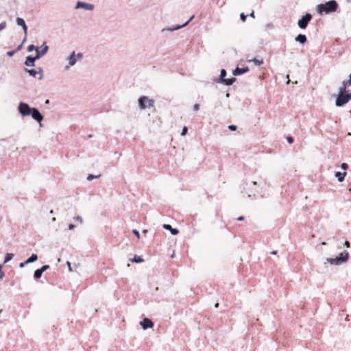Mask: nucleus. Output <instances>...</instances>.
Returning a JSON list of instances; mask_svg holds the SVG:
<instances>
[{"instance_id": "obj_23", "label": "nucleus", "mask_w": 351, "mask_h": 351, "mask_svg": "<svg viewBox=\"0 0 351 351\" xmlns=\"http://www.w3.org/2000/svg\"><path fill=\"white\" fill-rule=\"evenodd\" d=\"M13 254L8 253L5 257L4 263H6L8 261H10L13 258Z\"/></svg>"}, {"instance_id": "obj_28", "label": "nucleus", "mask_w": 351, "mask_h": 351, "mask_svg": "<svg viewBox=\"0 0 351 351\" xmlns=\"http://www.w3.org/2000/svg\"><path fill=\"white\" fill-rule=\"evenodd\" d=\"M228 129L232 130V131H235L237 130V126L234 125H230L228 126Z\"/></svg>"}, {"instance_id": "obj_27", "label": "nucleus", "mask_w": 351, "mask_h": 351, "mask_svg": "<svg viewBox=\"0 0 351 351\" xmlns=\"http://www.w3.org/2000/svg\"><path fill=\"white\" fill-rule=\"evenodd\" d=\"M187 131H188V128L184 126L183 128H182V131L181 132V135L182 136H184L186 133H187Z\"/></svg>"}, {"instance_id": "obj_11", "label": "nucleus", "mask_w": 351, "mask_h": 351, "mask_svg": "<svg viewBox=\"0 0 351 351\" xmlns=\"http://www.w3.org/2000/svg\"><path fill=\"white\" fill-rule=\"evenodd\" d=\"M141 325L144 330H146L154 326V323L149 318H145L141 322Z\"/></svg>"}, {"instance_id": "obj_9", "label": "nucleus", "mask_w": 351, "mask_h": 351, "mask_svg": "<svg viewBox=\"0 0 351 351\" xmlns=\"http://www.w3.org/2000/svg\"><path fill=\"white\" fill-rule=\"evenodd\" d=\"M31 110L32 108H30L29 106L25 103H21L19 104V110L23 116L29 115L31 113Z\"/></svg>"}, {"instance_id": "obj_26", "label": "nucleus", "mask_w": 351, "mask_h": 351, "mask_svg": "<svg viewBox=\"0 0 351 351\" xmlns=\"http://www.w3.org/2000/svg\"><path fill=\"white\" fill-rule=\"evenodd\" d=\"M6 27V23L5 21L0 23V31L4 29Z\"/></svg>"}, {"instance_id": "obj_36", "label": "nucleus", "mask_w": 351, "mask_h": 351, "mask_svg": "<svg viewBox=\"0 0 351 351\" xmlns=\"http://www.w3.org/2000/svg\"><path fill=\"white\" fill-rule=\"evenodd\" d=\"M344 245L347 247H350V243L349 241H346L345 243H344Z\"/></svg>"}, {"instance_id": "obj_38", "label": "nucleus", "mask_w": 351, "mask_h": 351, "mask_svg": "<svg viewBox=\"0 0 351 351\" xmlns=\"http://www.w3.org/2000/svg\"><path fill=\"white\" fill-rule=\"evenodd\" d=\"M27 263H25V262L23 263H21L20 265H19V267H23L25 265H27Z\"/></svg>"}, {"instance_id": "obj_33", "label": "nucleus", "mask_w": 351, "mask_h": 351, "mask_svg": "<svg viewBox=\"0 0 351 351\" xmlns=\"http://www.w3.org/2000/svg\"><path fill=\"white\" fill-rule=\"evenodd\" d=\"M193 109L194 110L197 111L199 109V105L198 104H195L193 106Z\"/></svg>"}, {"instance_id": "obj_35", "label": "nucleus", "mask_w": 351, "mask_h": 351, "mask_svg": "<svg viewBox=\"0 0 351 351\" xmlns=\"http://www.w3.org/2000/svg\"><path fill=\"white\" fill-rule=\"evenodd\" d=\"M14 53V51H8V52L7 53V55H8V56H12Z\"/></svg>"}, {"instance_id": "obj_20", "label": "nucleus", "mask_w": 351, "mask_h": 351, "mask_svg": "<svg viewBox=\"0 0 351 351\" xmlns=\"http://www.w3.org/2000/svg\"><path fill=\"white\" fill-rule=\"evenodd\" d=\"M69 64L71 66L75 64V63L76 62V59L75 58L74 52L69 57Z\"/></svg>"}, {"instance_id": "obj_14", "label": "nucleus", "mask_w": 351, "mask_h": 351, "mask_svg": "<svg viewBox=\"0 0 351 351\" xmlns=\"http://www.w3.org/2000/svg\"><path fill=\"white\" fill-rule=\"evenodd\" d=\"M249 71V68L247 66L243 67V68H239L237 67L233 71L232 74L234 75H239L243 73H245Z\"/></svg>"}, {"instance_id": "obj_19", "label": "nucleus", "mask_w": 351, "mask_h": 351, "mask_svg": "<svg viewBox=\"0 0 351 351\" xmlns=\"http://www.w3.org/2000/svg\"><path fill=\"white\" fill-rule=\"evenodd\" d=\"M37 259H38L37 255L35 254H32V256L25 261V263L29 264V263L36 261Z\"/></svg>"}, {"instance_id": "obj_32", "label": "nucleus", "mask_w": 351, "mask_h": 351, "mask_svg": "<svg viewBox=\"0 0 351 351\" xmlns=\"http://www.w3.org/2000/svg\"><path fill=\"white\" fill-rule=\"evenodd\" d=\"M287 140L289 143H292L293 142V138L291 136H287Z\"/></svg>"}, {"instance_id": "obj_13", "label": "nucleus", "mask_w": 351, "mask_h": 351, "mask_svg": "<svg viewBox=\"0 0 351 351\" xmlns=\"http://www.w3.org/2000/svg\"><path fill=\"white\" fill-rule=\"evenodd\" d=\"M49 265H43L40 269H38L34 271V278L38 279L41 277L43 273L49 269Z\"/></svg>"}, {"instance_id": "obj_4", "label": "nucleus", "mask_w": 351, "mask_h": 351, "mask_svg": "<svg viewBox=\"0 0 351 351\" xmlns=\"http://www.w3.org/2000/svg\"><path fill=\"white\" fill-rule=\"evenodd\" d=\"M349 257V254L348 252H345L344 253H341L339 256H337L334 258H327V261L331 265H340L343 263H345L348 261Z\"/></svg>"}, {"instance_id": "obj_25", "label": "nucleus", "mask_w": 351, "mask_h": 351, "mask_svg": "<svg viewBox=\"0 0 351 351\" xmlns=\"http://www.w3.org/2000/svg\"><path fill=\"white\" fill-rule=\"evenodd\" d=\"M28 73L34 77H36V75L38 74V72L34 69L28 70Z\"/></svg>"}, {"instance_id": "obj_10", "label": "nucleus", "mask_w": 351, "mask_h": 351, "mask_svg": "<svg viewBox=\"0 0 351 351\" xmlns=\"http://www.w3.org/2000/svg\"><path fill=\"white\" fill-rule=\"evenodd\" d=\"M226 75V71L224 69H222L221 71V73H220V79L221 80L222 82L224 84L231 85L236 81V79L234 77L230 78V79H226L225 78Z\"/></svg>"}, {"instance_id": "obj_21", "label": "nucleus", "mask_w": 351, "mask_h": 351, "mask_svg": "<svg viewBox=\"0 0 351 351\" xmlns=\"http://www.w3.org/2000/svg\"><path fill=\"white\" fill-rule=\"evenodd\" d=\"M130 261L131 262H134V263H140L143 262V259L141 256H138L136 255L134 256V258L130 259Z\"/></svg>"}, {"instance_id": "obj_41", "label": "nucleus", "mask_w": 351, "mask_h": 351, "mask_svg": "<svg viewBox=\"0 0 351 351\" xmlns=\"http://www.w3.org/2000/svg\"><path fill=\"white\" fill-rule=\"evenodd\" d=\"M74 227H75V226H74V225H73V224H70V225H69V228L70 230H73V229L74 228Z\"/></svg>"}, {"instance_id": "obj_37", "label": "nucleus", "mask_w": 351, "mask_h": 351, "mask_svg": "<svg viewBox=\"0 0 351 351\" xmlns=\"http://www.w3.org/2000/svg\"><path fill=\"white\" fill-rule=\"evenodd\" d=\"M75 219H76V221H80V223H82V218H81L80 217H77L75 218Z\"/></svg>"}, {"instance_id": "obj_43", "label": "nucleus", "mask_w": 351, "mask_h": 351, "mask_svg": "<svg viewBox=\"0 0 351 351\" xmlns=\"http://www.w3.org/2000/svg\"><path fill=\"white\" fill-rule=\"evenodd\" d=\"M77 57H78V58H82V54H81V53H78V54H77Z\"/></svg>"}, {"instance_id": "obj_30", "label": "nucleus", "mask_w": 351, "mask_h": 351, "mask_svg": "<svg viewBox=\"0 0 351 351\" xmlns=\"http://www.w3.org/2000/svg\"><path fill=\"white\" fill-rule=\"evenodd\" d=\"M246 17H247V16L245 14H244V13H241L240 14V18L242 20V21H243V22L245 21Z\"/></svg>"}, {"instance_id": "obj_6", "label": "nucleus", "mask_w": 351, "mask_h": 351, "mask_svg": "<svg viewBox=\"0 0 351 351\" xmlns=\"http://www.w3.org/2000/svg\"><path fill=\"white\" fill-rule=\"evenodd\" d=\"M95 8V5L92 3L84 2V1H77L75 5V10H84L86 11H92Z\"/></svg>"}, {"instance_id": "obj_8", "label": "nucleus", "mask_w": 351, "mask_h": 351, "mask_svg": "<svg viewBox=\"0 0 351 351\" xmlns=\"http://www.w3.org/2000/svg\"><path fill=\"white\" fill-rule=\"evenodd\" d=\"M194 18V16H191V18L185 23H184L183 25H172L171 27H167V28H163L161 29V32H173V31H175V30H178V29H180L185 26H186L189 23L190 21H192V19Z\"/></svg>"}, {"instance_id": "obj_42", "label": "nucleus", "mask_w": 351, "mask_h": 351, "mask_svg": "<svg viewBox=\"0 0 351 351\" xmlns=\"http://www.w3.org/2000/svg\"><path fill=\"white\" fill-rule=\"evenodd\" d=\"M250 16L251 17L254 18V12H252L250 13Z\"/></svg>"}, {"instance_id": "obj_12", "label": "nucleus", "mask_w": 351, "mask_h": 351, "mask_svg": "<svg viewBox=\"0 0 351 351\" xmlns=\"http://www.w3.org/2000/svg\"><path fill=\"white\" fill-rule=\"evenodd\" d=\"M30 114L37 121L40 122L43 120V116L36 108H32Z\"/></svg>"}, {"instance_id": "obj_50", "label": "nucleus", "mask_w": 351, "mask_h": 351, "mask_svg": "<svg viewBox=\"0 0 351 351\" xmlns=\"http://www.w3.org/2000/svg\"><path fill=\"white\" fill-rule=\"evenodd\" d=\"M143 232H144V233H146V232H147V230H143Z\"/></svg>"}, {"instance_id": "obj_24", "label": "nucleus", "mask_w": 351, "mask_h": 351, "mask_svg": "<svg viewBox=\"0 0 351 351\" xmlns=\"http://www.w3.org/2000/svg\"><path fill=\"white\" fill-rule=\"evenodd\" d=\"M99 177H100V175H99V176H94L93 174H89L88 176V177H87V180L90 181V180H93L94 178H97Z\"/></svg>"}, {"instance_id": "obj_45", "label": "nucleus", "mask_w": 351, "mask_h": 351, "mask_svg": "<svg viewBox=\"0 0 351 351\" xmlns=\"http://www.w3.org/2000/svg\"><path fill=\"white\" fill-rule=\"evenodd\" d=\"M215 308H218L219 307V303H216L215 305Z\"/></svg>"}, {"instance_id": "obj_48", "label": "nucleus", "mask_w": 351, "mask_h": 351, "mask_svg": "<svg viewBox=\"0 0 351 351\" xmlns=\"http://www.w3.org/2000/svg\"><path fill=\"white\" fill-rule=\"evenodd\" d=\"M253 184H254V185H256V182H253Z\"/></svg>"}, {"instance_id": "obj_40", "label": "nucleus", "mask_w": 351, "mask_h": 351, "mask_svg": "<svg viewBox=\"0 0 351 351\" xmlns=\"http://www.w3.org/2000/svg\"><path fill=\"white\" fill-rule=\"evenodd\" d=\"M348 83V85H350L351 86V74L350 75V80L348 81H346Z\"/></svg>"}, {"instance_id": "obj_47", "label": "nucleus", "mask_w": 351, "mask_h": 351, "mask_svg": "<svg viewBox=\"0 0 351 351\" xmlns=\"http://www.w3.org/2000/svg\"><path fill=\"white\" fill-rule=\"evenodd\" d=\"M67 263H68V265H69V269H71L70 263H69V262H68Z\"/></svg>"}, {"instance_id": "obj_39", "label": "nucleus", "mask_w": 351, "mask_h": 351, "mask_svg": "<svg viewBox=\"0 0 351 351\" xmlns=\"http://www.w3.org/2000/svg\"><path fill=\"white\" fill-rule=\"evenodd\" d=\"M237 220H238V221H243V220H244V217L241 216V217H238V218H237Z\"/></svg>"}, {"instance_id": "obj_7", "label": "nucleus", "mask_w": 351, "mask_h": 351, "mask_svg": "<svg viewBox=\"0 0 351 351\" xmlns=\"http://www.w3.org/2000/svg\"><path fill=\"white\" fill-rule=\"evenodd\" d=\"M312 16L309 13H306L298 21V25L301 29L306 27L308 23L311 20Z\"/></svg>"}, {"instance_id": "obj_22", "label": "nucleus", "mask_w": 351, "mask_h": 351, "mask_svg": "<svg viewBox=\"0 0 351 351\" xmlns=\"http://www.w3.org/2000/svg\"><path fill=\"white\" fill-rule=\"evenodd\" d=\"M248 61L249 62H253L257 66H260L262 64H263V59L259 60V59L254 58V59H252V60H249Z\"/></svg>"}, {"instance_id": "obj_44", "label": "nucleus", "mask_w": 351, "mask_h": 351, "mask_svg": "<svg viewBox=\"0 0 351 351\" xmlns=\"http://www.w3.org/2000/svg\"><path fill=\"white\" fill-rule=\"evenodd\" d=\"M271 254L275 255V254H276V251H273V252H271Z\"/></svg>"}, {"instance_id": "obj_16", "label": "nucleus", "mask_w": 351, "mask_h": 351, "mask_svg": "<svg viewBox=\"0 0 351 351\" xmlns=\"http://www.w3.org/2000/svg\"><path fill=\"white\" fill-rule=\"evenodd\" d=\"M163 228L166 230H170L171 234L173 235H176L179 233L178 230L172 228V227L169 224H164Z\"/></svg>"}, {"instance_id": "obj_31", "label": "nucleus", "mask_w": 351, "mask_h": 351, "mask_svg": "<svg viewBox=\"0 0 351 351\" xmlns=\"http://www.w3.org/2000/svg\"><path fill=\"white\" fill-rule=\"evenodd\" d=\"M341 167L343 170H346L348 168V166L346 163H342Z\"/></svg>"}, {"instance_id": "obj_2", "label": "nucleus", "mask_w": 351, "mask_h": 351, "mask_svg": "<svg viewBox=\"0 0 351 351\" xmlns=\"http://www.w3.org/2000/svg\"><path fill=\"white\" fill-rule=\"evenodd\" d=\"M338 8L337 2L335 0H330L325 3H321L317 5L316 10L320 14H328L337 10Z\"/></svg>"}, {"instance_id": "obj_15", "label": "nucleus", "mask_w": 351, "mask_h": 351, "mask_svg": "<svg viewBox=\"0 0 351 351\" xmlns=\"http://www.w3.org/2000/svg\"><path fill=\"white\" fill-rule=\"evenodd\" d=\"M16 22L19 26L22 27L23 29L24 30L25 34H26L27 31V27L25 24V21L21 18H17L16 20Z\"/></svg>"}, {"instance_id": "obj_5", "label": "nucleus", "mask_w": 351, "mask_h": 351, "mask_svg": "<svg viewBox=\"0 0 351 351\" xmlns=\"http://www.w3.org/2000/svg\"><path fill=\"white\" fill-rule=\"evenodd\" d=\"M138 104L141 109H145L154 106V101L153 99H149L147 97L142 96L138 99Z\"/></svg>"}, {"instance_id": "obj_3", "label": "nucleus", "mask_w": 351, "mask_h": 351, "mask_svg": "<svg viewBox=\"0 0 351 351\" xmlns=\"http://www.w3.org/2000/svg\"><path fill=\"white\" fill-rule=\"evenodd\" d=\"M48 49L47 45H45L44 49L40 52L38 48H35V45H28L27 51H33L35 50V56H27L25 60V64L28 66H32L34 64V61L38 59L41 55L45 54Z\"/></svg>"}, {"instance_id": "obj_49", "label": "nucleus", "mask_w": 351, "mask_h": 351, "mask_svg": "<svg viewBox=\"0 0 351 351\" xmlns=\"http://www.w3.org/2000/svg\"><path fill=\"white\" fill-rule=\"evenodd\" d=\"M21 45H19V50L21 49Z\"/></svg>"}, {"instance_id": "obj_1", "label": "nucleus", "mask_w": 351, "mask_h": 351, "mask_svg": "<svg viewBox=\"0 0 351 351\" xmlns=\"http://www.w3.org/2000/svg\"><path fill=\"white\" fill-rule=\"evenodd\" d=\"M348 83L347 82H343L339 87V95L335 102L337 106H342L351 100V92L346 91Z\"/></svg>"}, {"instance_id": "obj_46", "label": "nucleus", "mask_w": 351, "mask_h": 351, "mask_svg": "<svg viewBox=\"0 0 351 351\" xmlns=\"http://www.w3.org/2000/svg\"><path fill=\"white\" fill-rule=\"evenodd\" d=\"M26 40V38H25L24 40L22 41L21 44H24V43L25 42Z\"/></svg>"}, {"instance_id": "obj_34", "label": "nucleus", "mask_w": 351, "mask_h": 351, "mask_svg": "<svg viewBox=\"0 0 351 351\" xmlns=\"http://www.w3.org/2000/svg\"><path fill=\"white\" fill-rule=\"evenodd\" d=\"M4 276V273L3 272L1 269V266L0 265V279L2 278Z\"/></svg>"}, {"instance_id": "obj_29", "label": "nucleus", "mask_w": 351, "mask_h": 351, "mask_svg": "<svg viewBox=\"0 0 351 351\" xmlns=\"http://www.w3.org/2000/svg\"><path fill=\"white\" fill-rule=\"evenodd\" d=\"M132 232L136 236L137 239H140V234L138 232V230H132Z\"/></svg>"}, {"instance_id": "obj_17", "label": "nucleus", "mask_w": 351, "mask_h": 351, "mask_svg": "<svg viewBox=\"0 0 351 351\" xmlns=\"http://www.w3.org/2000/svg\"><path fill=\"white\" fill-rule=\"evenodd\" d=\"M295 40L301 44H303L306 40V36L304 34H299L295 38Z\"/></svg>"}, {"instance_id": "obj_18", "label": "nucleus", "mask_w": 351, "mask_h": 351, "mask_svg": "<svg viewBox=\"0 0 351 351\" xmlns=\"http://www.w3.org/2000/svg\"><path fill=\"white\" fill-rule=\"evenodd\" d=\"M346 175V171H344L343 173L337 171L335 173V176L337 178V179H338V180L339 182H343V181Z\"/></svg>"}]
</instances>
